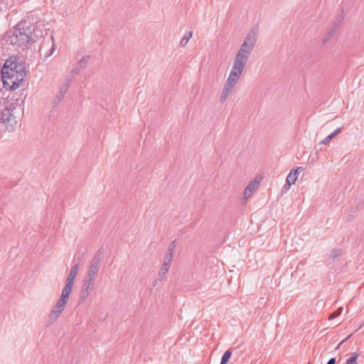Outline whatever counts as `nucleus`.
Returning <instances> with one entry per match:
<instances>
[{"instance_id":"412c9836","label":"nucleus","mask_w":364,"mask_h":364,"mask_svg":"<svg viewBox=\"0 0 364 364\" xmlns=\"http://www.w3.org/2000/svg\"><path fill=\"white\" fill-rule=\"evenodd\" d=\"M327 364H336V359L335 358L330 359Z\"/></svg>"},{"instance_id":"7ed1b4c3","label":"nucleus","mask_w":364,"mask_h":364,"mask_svg":"<svg viewBox=\"0 0 364 364\" xmlns=\"http://www.w3.org/2000/svg\"><path fill=\"white\" fill-rule=\"evenodd\" d=\"M16 112V107L12 104L6 107L1 112V122L6 126L9 132L14 131L18 124V120Z\"/></svg>"},{"instance_id":"f3484780","label":"nucleus","mask_w":364,"mask_h":364,"mask_svg":"<svg viewBox=\"0 0 364 364\" xmlns=\"http://www.w3.org/2000/svg\"><path fill=\"white\" fill-rule=\"evenodd\" d=\"M358 353H352L351 356L346 360V364H357Z\"/></svg>"},{"instance_id":"1a4fd4ad","label":"nucleus","mask_w":364,"mask_h":364,"mask_svg":"<svg viewBox=\"0 0 364 364\" xmlns=\"http://www.w3.org/2000/svg\"><path fill=\"white\" fill-rule=\"evenodd\" d=\"M79 269V265L77 264H75L70 269V272L66 279L65 289H68L72 290L74 280L77 274V272Z\"/></svg>"},{"instance_id":"39448f33","label":"nucleus","mask_w":364,"mask_h":364,"mask_svg":"<svg viewBox=\"0 0 364 364\" xmlns=\"http://www.w3.org/2000/svg\"><path fill=\"white\" fill-rule=\"evenodd\" d=\"M6 41L10 44L23 48L31 42L28 39V36H25V34H21V31L14 30L8 35Z\"/></svg>"},{"instance_id":"6e6552de","label":"nucleus","mask_w":364,"mask_h":364,"mask_svg":"<svg viewBox=\"0 0 364 364\" xmlns=\"http://www.w3.org/2000/svg\"><path fill=\"white\" fill-rule=\"evenodd\" d=\"M173 256V250H168V252L166 253V255L164 257L163 264H162V266H161V270L159 272L160 275L164 276L168 272V271L170 268V266L171 264Z\"/></svg>"},{"instance_id":"4468645a","label":"nucleus","mask_w":364,"mask_h":364,"mask_svg":"<svg viewBox=\"0 0 364 364\" xmlns=\"http://www.w3.org/2000/svg\"><path fill=\"white\" fill-rule=\"evenodd\" d=\"M89 62H90V56L89 55L84 56L82 59H80L79 60L76 67L73 70L72 72L75 74H77L80 70L85 68L87 66V65L89 63Z\"/></svg>"},{"instance_id":"0eeeda50","label":"nucleus","mask_w":364,"mask_h":364,"mask_svg":"<svg viewBox=\"0 0 364 364\" xmlns=\"http://www.w3.org/2000/svg\"><path fill=\"white\" fill-rule=\"evenodd\" d=\"M34 30L33 25L30 21L26 20H22L20 21L14 28V31H21V34L28 36V39L31 41V35Z\"/></svg>"},{"instance_id":"dca6fc26","label":"nucleus","mask_w":364,"mask_h":364,"mask_svg":"<svg viewBox=\"0 0 364 364\" xmlns=\"http://www.w3.org/2000/svg\"><path fill=\"white\" fill-rule=\"evenodd\" d=\"M231 355H232V352L230 350L225 351L222 357L220 364H227L228 363Z\"/></svg>"},{"instance_id":"20e7f679","label":"nucleus","mask_w":364,"mask_h":364,"mask_svg":"<svg viewBox=\"0 0 364 364\" xmlns=\"http://www.w3.org/2000/svg\"><path fill=\"white\" fill-rule=\"evenodd\" d=\"M14 70V73H26L25 63L20 58L11 56L6 61L1 69V72Z\"/></svg>"},{"instance_id":"f8f14e48","label":"nucleus","mask_w":364,"mask_h":364,"mask_svg":"<svg viewBox=\"0 0 364 364\" xmlns=\"http://www.w3.org/2000/svg\"><path fill=\"white\" fill-rule=\"evenodd\" d=\"M71 291L72 290L63 288L61 293V296L56 304L65 309V305L68 301Z\"/></svg>"},{"instance_id":"a211bd4d","label":"nucleus","mask_w":364,"mask_h":364,"mask_svg":"<svg viewBox=\"0 0 364 364\" xmlns=\"http://www.w3.org/2000/svg\"><path fill=\"white\" fill-rule=\"evenodd\" d=\"M343 311V309L341 307L339 308L336 311L333 312L329 317H328V319L329 320H332L333 318H335L336 317H337L338 316H339L341 312Z\"/></svg>"},{"instance_id":"6ab92c4d","label":"nucleus","mask_w":364,"mask_h":364,"mask_svg":"<svg viewBox=\"0 0 364 364\" xmlns=\"http://www.w3.org/2000/svg\"><path fill=\"white\" fill-rule=\"evenodd\" d=\"M333 137L329 134L328 136H327L323 141H322V144H327L328 143Z\"/></svg>"},{"instance_id":"4be33fe9","label":"nucleus","mask_w":364,"mask_h":364,"mask_svg":"<svg viewBox=\"0 0 364 364\" xmlns=\"http://www.w3.org/2000/svg\"><path fill=\"white\" fill-rule=\"evenodd\" d=\"M341 132V128H338L337 129H336L334 131V132H336V134H338Z\"/></svg>"},{"instance_id":"aec40b11","label":"nucleus","mask_w":364,"mask_h":364,"mask_svg":"<svg viewBox=\"0 0 364 364\" xmlns=\"http://www.w3.org/2000/svg\"><path fill=\"white\" fill-rule=\"evenodd\" d=\"M54 50H55V48H54V44H53V47L50 50L49 53L47 54V56L51 55L53 54V53L54 52Z\"/></svg>"},{"instance_id":"2eb2a0df","label":"nucleus","mask_w":364,"mask_h":364,"mask_svg":"<svg viewBox=\"0 0 364 364\" xmlns=\"http://www.w3.org/2000/svg\"><path fill=\"white\" fill-rule=\"evenodd\" d=\"M192 36H193L192 31H188L186 33H185V35L183 36V38L181 39V41L180 42V45L182 47L185 46L188 43V41L191 39Z\"/></svg>"},{"instance_id":"5701e85b","label":"nucleus","mask_w":364,"mask_h":364,"mask_svg":"<svg viewBox=\"0 0 364 364\" xmlns=\"http://www.w3.org/2000/svg\"><path fill=\"white\" fill-rule=\"evenodd\" d=\"M66 91H67L66 89L65 90H60V93L61 94V97L63 96V93L66 92Z\"/></svg>"},{"instance_id":"b1692460","label":"nucleus","mask_w":364,"mask_h":364,"mask_svg":"<svg viewBox=\"0 0 364 364\" xmlns=\"http://www.w3.org/2000/svg\"><path fill=\"white\" fill-rule=\"evenodd\" d=\"M331 135L333 137H335L337 134H336V132H333V133H331Z\"/></svg>"},{"instance_id":"423d86ee","label":"nucleus","mask_w":364,"mask_h":364,"mask_svg":"<svg viewBox=\"0 0 364 364\" xmlns=\"http://www.w3.org/2000/svg\"><path fill=\"white\" fill-rule=\"evenodd\" d=\"M262 180L261 176H257L253 179L247 186L245 188L243 192V196L245 200L250 198L252 194L258 189L259 184Z\"/></svg>"},{"instance_id":"9d476101","label":"nucleus","mask_w":364,"mask_h":364,"mask_svg":"<svg viewBox=\"0 0 364 364\" xmlns=\"http://www.w3.org/2000/svg\"><path fill=\"white\" fill-rule=\"evenodd\" d=\"M90 287H91V270H89L87 272V274L86 276V278L85 279V280L83 282V284L82 287L81 296L82 298L85 299L89 296V294H90L89 289H90Z\"/></svg>"},{"instance_id":"ddd939ff","label":"nucleus","mask_w":364,"mask_h":364,"mask_svg":"<svg viewBox=\"0 0 364 364\" xmlns=\"http://www.w3.org/2000/svg\"><path fill=\"white\" fill-rule=\"evenodd\" d=\"M301 167L292 169L287 177V183L289 186L294 184L298 178V173L301 171Z\"/></svg>"},{"instance_id":"9b49d317","label":"nucleus","mask_w":364,"mask_h":364,"mask_svg":"<svg viewBox=\"0 0 364 364\" xmlns=\"http://www.w3.org/2000/svg\"><path fill=\"white\" fill-rule=\"evenodd\" d=\"M64 310V308L55 304L48 318V323L53 324L58 318L60 316L61 313Z\"/></svg>"},{"instance_id":"f03ea898","label":"nucleus","mask_w":364,"mask_h":364,"mask_svg":"<svg viewBox=\"0 0 364 364\" xmlns=\"http://www.w3.org/2000/svg\"><path fill=\"white\" fill-rule=\"evenodd\" d=\"M11 69L10 68V71L1 72V78L5 87L14 90L22 85L26 73H14Z\"/></svg>"},{"instance_id":"f257e3e1","label":"nucleus","mask_w":364,"mask_h":364,"mask_svg":"<svg viewBox=\"0 0 364 364\" xmlns=\"http://www.w3.org/2000/svg\"><path fill=\"white\" fill-rule=\"evenodd\" d=\"M255 41L256 36L255 33H250L237 53L221 93V102L226 101L229 95L232 92L233 88L239 81L247 62L248 57L254 48Z\"/></svg>"}]
</instances>
